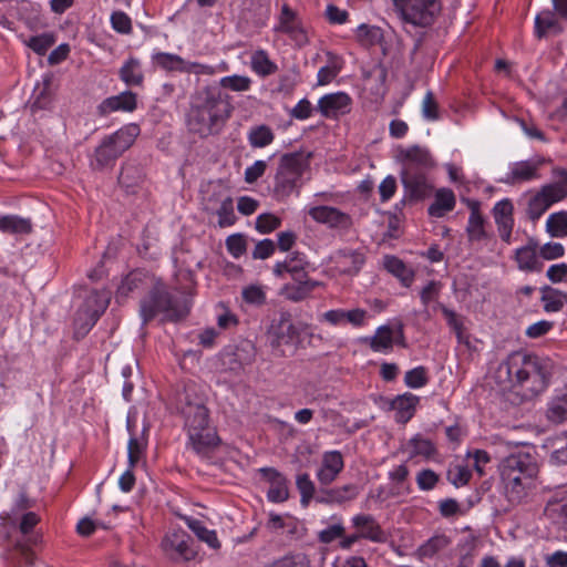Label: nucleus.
I'll use <instances>...</instances> for the list:
<instances>
[{
	"label": "nucleus",
	"mask_w": 567,
	"mask_h": 567,
	"mask_svg": "<svg viewBox=\"0 0 567 567\" xmlns=\"http://www.w3.org/2000/svg\"><path fill=\"white\" fill-rule=\"evenodd\" d=\"M111 300V293L107 290L92 291L84 305L78 311L75 323L86 332L97 321L99 317L106 310Z\"/></svg>",
	"instance_id": "obj_10"
},
{
	"label": "nucleus",
	"mask_w": 567,
	"mask_h": 567,
	"mask_svg": "<svg viewBox=\"0 0 567 567\" xmlns=\"http://www.w3.org/2000/svg\"><path fill=\"white\" fill-rule=\"evenodd\" d=\"M336 264L343 274H357L364 264V256L360 251L343 249L336 254Z\"/></svg>",
	"instance_id": "obj_33"
},
{
	"label": "nucleus",
	"mask_w": 567,
	"mask_h": 567,
	"mask_svg": "<svg viewBox=\"0 0 567 567\" xmlns=\"http://www.w3.org/2000/svg\"><path fill=\"white\" fill-rule=\"evenodd\" d=\"M293 284H286L280 289V295L290 301H301L306 299L321 282L311 278L293 280Z\"/></svg>",
	"instance_id": "obj_28"
},
{
	"label": "nucleus",
	"mask_w": 567,
	"mask_h": 567,
	"mask_svg": "<svg viewBox=\"0 0 567 567\" xmlns=\"http://www.w3.org/2000/svg\"><path fill=\"white\" fill-rule=\"evenodd\" d=\"M281 220L274 214H261L256 219V229L261 234H268L277 229Z\"/></svg>",
	"instance_id": "obj_59"
},
{
	"label": "nucleus",
	"mask_w": 567,
	"mask_h": 567,
	"mask_svg": "<svg viewBox=\"0 0 567 567\" xmlns=\"http://www.w3.org/2000/svg\"><path fill=\"white\" fill-rule=\"evenodd\" d=\"M268 336L272 347L289 344L296 338L297 330L289 312L282 311L272 320Z\"/></svg>",
	"instance_id": "obj_19"
},
{
	"label": "nucleus",
	"mask_w": 567,
	"mask_h": 567,
	"mask_svg": "<svg viewBox=\"0 0 567 567\" xmlns=\"http://www.w3.org/2000/svg\"><path fill=\"white\" fill-rule=\"evenodd\" d=\"M410 471L406 464H400L394 466L389 472L390 480V495H398V497H404L410 494L411 485L409 482Z\"/></svg>",
	"instance_id": "obj_30"
},
{
	"label": "nucleus",
	"mask_w": 567,
	"mask_h": 567,
	"mask_svg": "<svg viewBox=\"0 0 567 567\" xmlns=\"http://www.w3.org/2000/svg\"><path fill=\"white\" fill-rule=\"evenodd\" d=\"M154 62L168 71H184L186 70L185 61L176 54L159 52L153 56Z\"/></svg>",
	"instance_id": "obj_52"
},
{
	"label": "nucleus",
	"mask_w": 567,
	"mask_h": 567,
	"mask_svg": "<svg viewBox=\"0 0 567 567\" xmlns=\"http://www.w3.org/2000/svg\"><path fill=\"white\" fill-rule=\"evenodd\" d=\"M140 134L137 124H127L104 137L95 148L91 165L95 169H102L113 163L135 142Z\"/></svg>",
	"instance_id": "obj_6"
},
{
	"label": "nucleus",
	"mask_w": 567,
	"mask_h": 567,
	"mask_svg": "<svg viewBox=\"0 0 567 567\" xmlns=\"http://www.w3.org/2000/svg\"><path fill=\"white\" fill-rule=\"evenodd\" d=\"M352 99L344 92L326 94L319 99L317 109L327 118H337L350 112Z\"/></svg>",
	"instance_id": "obj_17"
},
{
	"label": "nucleus",
	"mask_w": 567,
	"mask_h": 567,
	"mask_svg": "<svg viewBox=\"0 0 567 567\" xmlns=\"http://www.w3.org/2000/svg\"><path fill=\"white\" fill-rule=\"evenodd\" d=\"M403 451L408 454L409 458L423 457L430 458L436 453L434 444L429 440L417 434L410 439L404 445Z\"/></svg>",
	"instance_id": "obj_35"
},
{
	"label": "nucleus",
	"mask_w": 567,
	"mask_h": 567,
	"mask_svg": "<svg viewBox=\"0 0 567 567\" xmlns=\"http://www.w3.org/2000/svg\"><path fill=\"white\" fill-rule=\"evenodd\" d=\"M0 230L16 235L30 234L32 230V223L29 218H23L17 215L1 216Z\"/></svg>",
	"instance_id": "obj_40"
},
{
	"label": "nucleus",
	"mask_w": 567,
	"mask_h": 567,
	"mask_svg": "<svg viewBox=\"0 0 567 567\" xmlns=\"http://www.w3.org/2000/svg\"><path fill=\"white\" fill-rule=\"evenodd\" d=\"M251 69L261 76L274 74L277 71V65L269 59L264 50H258L251 55Z\"/></svg>",
	"instance_id": "obj_47"
},
{
	"label": "nucleus",
	"mask_w": 567,
	"mask_h": 567,
	"mask_svg": "<svg viewBox=\"0 0 567 567\" xmlns=\"http://www.w3.org/2000/svg\"><path fill=\"white\" fill-rule=\"evenodd\" d=\"M406 386L411 389H420L429 383L427 369L423 365L409 370L404 375Z\"/></svg>",
	"instance_id": "obj_54"
},
{
	"label": "nucleus",
	"mask_w": 567,
	"mask_h": 567,
	"mask_svg": "<svg viewBox=\"0 0 567 567\" xmlns=\"http://www.w3.org/2000/svg\"><path fill=\"white\" fill-rule=\"evenodd\" d=\"M547 417L555 423L567 421V385L561 394L556 395L549 402Z\"/></svg>",
	"instance_id": "obj_43"
},
{
	"label": "nucleus",
	"mask_w": 567,
	"mask_h": 567,
	"mask_svg": "<svg viewBox=\"0 0 567 567\" xmlns=\"http://www.w3.org/2000/svg\"><path fill=\"white\" fill-rule=\"evenodd\" d=\"M192 537L182 528H172L162 540L164 553L173 560H190L196 553Z\"/></svg>",
	"instance_id": "obj_11"
},
{
	"label": "nucleus",
	"mask_w": 567,
	"mask_h": 567,
	"mask_svg": "<svg viewBox=\"0 0 567 567\" xmlns=\"http://www.w3.org/2000/svg\"><path fill=\"white\" fill-rule=\"evenodd\" d=\"M480 567H526V563L522 557L512 556L507 559L506 564L502 566L494 556H484L480 563Z\"/></svg>",
	"instance_id": "obj_62"
},
{
	"label": "nucleus",
	"mask_w": 567,
	"mask_h": 567,
	"mask_svg": "<svg viewBox=\"0 0 567 567\" xmlns=\"http://www.w3.org/2000/svg\"><path fill=\"white\" fill-rule=\"evenodd\" d=\"M146 442L143 439L131 437L127 444L128 465L135 467L144 456Z\"/></svg>",
	"instance_id": "obj_57"
},
{
	"label": "nucleus",
	"mask_w": 567,
	"mask_h": 567,
	"mask_svg": "<svg viewBox=\"0 0 567 567\" xmlns=\"http://www.w3.org/2000/svg\"><path fill=\"white\" fill-rule=\"evenodd\" d=\"M358 494V487L354 484H348L322 492V495L317 501L323 504H342L354 499Z\"/></svg>",
	"instance_id": "obj_36"
},
{
	"label": "nucleus",
	"mask_w": 567,
	"mask_h": 567,
	"mask_svg": "<svg viewBox=\"0 0 567 567\" xmlns=\"http://www.w3.org/2000/svg\"><path fill=\"white\" fill-rule=\"evenodd\" d=\"M308 215L316 223L323 224L329 228L347 230L352 226L351 216L332 206H311L308 209Z\"/></svg>",
	"instance_id": "obj_14"
},
{
	"label": "nucleus",
	"mask_w": 567,
	"mask_h": 567,
	"mask_svg": "<svg viewBox=\"0 0 567 567\" xmlns=\"http://www.w3.org/2000/svg\"><path fill=\"white\" fill-rule=\"evenodd\" d=\"M276 32L287 34L291 41L298 47H305L309 43V35L306 27L300 20L298 13L288 4L281 7L278 17V24L275 27Z\"/></svg>",
	"instance_id": "obj_12"
},
{
	"label": "nucleus",
	"mask_w": 567,
	"mask_h": 567,
	"mask_svg": "<svg viewBox=\"0 0 567 567\" xmlns=\"http://www.w3.org/2000/svg\"><path fill=\"white\" fill-rule=\"evenodd\" d=\"M543 165V161H522L511 166L505 182L509 184L529 182L539 177L538 171Z\"/></svg>",
	"instance_id": "obj_24"
},
{
	"label": "nucleus",
	"mask_w": 567,
	"mask_h": 567,
	"mask_svg": "<svg viewBox=\"0 0 567 567\" xmlns=\"http://www.w3.org/2000/svg\"><path fill=\"white\" fill-rule=\"evenodd\" d=\"M439 482V475L432 470H422L416 475V484L422 491H431Z\"/></svg>",
	"instance_id": "obj_64"
},
{
	"label": "nucleus",
	"mask_w": 567,
	"mask_h": 567,
	"mask_svg": "<svg viewBox=\"0 0 567 567\" xmlns=\"http://www.w3.org/2000/svg\"><path fill=\"white\" fill-rule=\"evenodd\" d=\"M546 230L551 237H567V212L561 210L548 216Z\"/></svg>",
	"instance_id": "obj_45"
},
{
	"label": "nucleus",
	"mask_w": 567,
	"mask_h": 567,
	"mask_svg": "<svg viewBox=\"0 0 567 567\" xmlns=\"http://www.w3.org/2000/svg\"><path fill=\"white\" fill-rule=\"evenodd\" d=\"M144 277L140 271L130 272L125 278H123L121 285L117 288L116 298H126L131 292L136 289H140L143 285Z\"/></svg>",
	"instance_id": "obj_50"
},
{
	"label": "nucleus",
	"mask_w": 567,
	"mask_h": 567,
	"mask_svg": "<svg viewBox=\"0 0 567 567\" xmlns=\"http://www.w3.org/2000/svg\"><path fill=\"white\" fill-rule=\"evenodd\" d=\"M549 31L560 32L561 28L555 13L546 10L540 12L535 19V34L537 38H544Z\"/></svg>",
	"instance_id": "obj_42"
},
{
	"label": "nucleus",
	"mask_w": 567,
	"mask_h": 567,
	"mask_svg": "<svg viewBox=\"0 0 567 567\" xmlns=\"http://www.w3.org/2000/svg\"><path fill=\"white\" fill-rule=\"evenodd\" d=\"M450 543L451 542L447 536L435 535L419 547L417 554L422 558L433 557L435 554L446 548L450 545Z\"/></svg>",
	"instance_id": "obj_48"
},
{
	"label": "nucleus",
	"mask_w": 567,
	"mask_h": 567,
	"mask_svg": "<svg viewBox=\"0 0 567 567\" xmlns=\"http://www.w3.org/2000/svg\"><path fill=\"white\" fill-rule=\"evenodd\" d=\"M120 79L131 86H141L144 82V73L141 61L134 56L127 59L118 71Z\"/></svg>",
	"instance_id": "obj_38"
},
{
	"label": "nucleus",
	"mask_w": 567,
	"mask_h": 567,
	"mask_svg": "<svg viewBox=\"0 0 567 567\" xmlns=\"http://www.w3.org/2000/svg\"><path fill=\"white\" fill-rule=\"evenodd\" d=\"M422 115L427 121H435L439 118V105L431 91L426 92L422 101Z\"/></svg>",
	"instance_id": "obj_61"
},
{
	"label": "nucleus",
	"mask_w": 567,
	"mask_h": 567,
	"mask_svg": "<svg viewBox=\"0 0 567 567\" xmlns=\"http://www.w3.org/2000/svg\"><path fill=\"white\" fill-rule=\"evenodd\" d=\"M29 507V501L22 495L11 511L12 520L18 522L19 530L23 535H28L40 522L34 512H24Z\"/></svg>",
	"instance_id": "obj_25"
},
{
	"label": "nucleus",
	"mask_w": 567,
	"mask_h": 567,
	"mask_svg": "<svg viewBox=\"0 0 567 567\" xmlns=\"http://www.w3.org/2000/svg\"><path fill=\"white\" fill-rule=\"evenodd\" d=\"M351 523L362 539L379 544L385 543L388 539L386 533L383 530L377 519L370 514L354 515L351 518Z\"/></svg>",
	"instance_id": "obj_21"
},
{
	"label": "nucleus",
	"mask_w": 567,
	"mask_h": 567,
	"mask_svg": "<svg viewBox=\"0 0 567 567\" xmlns=\"http://www.w3.org/2000/svg\"><path fill=\"white\" fill-rule=\"evenodd\" d=\"M362 343L368 346L373 352L377 353H391L393 347H406L404 329L402 323L383 324L375 329L374 333L370 337L362 338Z\"/></svg>",
	"instance_id": "obj_9"
},
{
	"label": "nucleus",
	"mask_w": 567,
	"mask_h": 567,
	"mask_svg": "<svg viewBox=\"0 0 567 567\" xmlns=\"http://www.w3.org/2000/svg\"><path fill=\"white\" fill-rule=\"evenodd\" d=\"M401 182L406 196L415 200L429 197L433 189L426 172H401Z\"/></svg>",
	"instance_id": "obj_18"
},
{
	"label": "nucleus",
	"mask_w": 567,
	"mask_h": 567,
	"mask_svg": "<svg viewBox=\"0 0 567 567\" xmlns=\"http://www.w3.org/2000/svg\"><path fill=\"white\" fill-rule=\"evenodd\" d=\"M553 174L556 177V181L546 184V186L556 200L561 202L567 198V169L554 168Z\"/></svg>",
	"instance_id": "obj_49"
},
{
	"label": "nucleus",
	"mask_w": 567,
	"mask_h": 567,
	"mask_svg": "<svg viewBox=\"0 0 567 567\" xmlns=\"http://www.w3.org/2000/svg\"><path fill=\"white\" fill-rule=\"evenodd\" d=\"M419 400V396L409 392L398 395L391 404L392 410L395 412V420L401 423L410 421L415 413Z\"/></svg>",
	"instance_id": "obj_31"
},
{
	"label": "nucleus",
	"mask_w": 567,
	"mask_h": 567,
	"mask_svg": "<svg viewBox=\"0 0 567 567\" xmlns=\"http://www.w3.org/2000/svg\"><path fill=\"white\" fill-rule=\"evenodd\" d=\"M450 481L455 486L466 485L472 476L470 468L465 465H455L449 472Z\"/></svg>",
	"instance_id": "obj_63"
},
{
	"label": "nucleus",
	"mask_w": 567,
	"mask_h": 567,
	"mask_svg": "<svg viewBox=\"0 0 567 567\" xmlns=\"http://www.w3.org/2000/svg\"><path fill=\"white\" fill-rule=\"evenodd\" d=\"M296 485L301 496V505L305 507L308 506L316 491L313 482L310 480V476L307 473H303L297 476Z\"/></svg>",
	"instance_id": "obj_53"
},
{
	"label": "nucleus",
	"mask_w": 567,
	"mask_h": 567,
	"mask_svg": "<svg viewBox=\"0 0 567 567\" xmlns=\"http://www.w3.org/2000/svg\"><path fill=\"white\" fill-rule=\"evenodd\" d=\"M558 203L546 185L533 195L527 204L526 214L529 219L537 220L554 204Z\"/></svg>",
	"instance_id": "obj_26"
},
{
	"label": "nucleus",
	"mask_w": 567,
	"mask_h": 567,
	"mask_svg": "<svg viewBox=\"0 0 567 567\" xmlns=\"http://www.w3.org/2000/svg\"><path fill=\"white\" fill-rule=\"evenodd\" d=\"M231 105L217 86H205L193 95L186 124L190 133L207 138L218 135L231 116Z\"/></svg>",
	"instance_id": "obj_1"
},
{
	"label": "nucleus",
	"mask_w": 567,
	"mask_h": 567,
	"mask_svg": "<svg viewBox=\"0 0 567 567\" xmlns=\"http://www.w3.org/2000/svg\"><path fill=\"white\" fill-rule=\"evenodd\" d=\"M270 480V488L268 489L267 497L270 502L282 503L288 499L289 491L287 480L279 472L274 468L264 470Z\"/></svg>",
	"instance_id": "obj_37"
},
{
	"label": "nucleus",
	"mask_w": 567,
	"mask_h": 567,
	"mask_svg": "<svg viewBox=\"0 0 567 567\" xmlns=\"http://www.w3.org/2000/svg\"><path fill=\"white\" fill-rule=\"evenodd\" d=\"M343 467V456L339 451L324 452L316 477L321 485L328 486L337 480Z\"/></svg>",
	"instance_id": "obj_20"
},
{
	"label": "nucleus",
	"mask_w": 567,
	"mask_h": 567,
	"mask_svg": "<svg viewBox=\"0 0 567 567\" xmlns=\"http://www.w3.org/2000/svg\"><path fill=\"white\" fill-rule=\"evenodd\" d=\"M184 520L198 539L205 542L212 548H219L220 543L215 530L207 529L203 522L196 518L185 517Z\"/></svg>",
	"instance_id": "obj_41"
},
{
	"label": "nucleus",
	"mask_w": 567,
	"mask_h": 567,
	"mask_svg": "<svg viewBox=\"0 0 567 567\" xmlns=\"http://www.w3.org/2000/svg\"><path fill=\"white\" fill-rule=\"evenodd\" d=\"M309 161L310 154L303 152H295L281 156L274 185V194L278 199H285L293 192L298 193L300 178L309 167Z\"/></svg>",
	"instance_id": "obj_5"
},
{
	"label": "nucleus",
	"mask_w": 567,
	"mask_h": 567,
	"mask_svg": "<svg viewBox=\"0 0 567 567\" xmlns=\"http://www.w3.org/2000/svg\"><path fill=\"white\" fill-rule=\"evenodd\" d=\"M357 41L364 48H371L382 40V31L374 25L361 24L355 32Z\"/></svg>",
	"instance_id": "obj_46"
},
{
	"label": "nucleus",
	"mask_w": 567,
	"mask_h": 567,
	"mask_svg": "<svg viewBox=\"0 0 567 567\" xmlns=\"http://www.w3.org/2000/svg\"><path fill=\"white\" fill-rule=\"evenodd\" d=\"M470 217L466 225V234L470 241H481L486 238L485 219L480 209V203L472 200L468 203Z\"/></svg>",
	"instance_id": "obj_29"
},
{
	"label": "nucleus",
	"mask_w": 567,
	"mask_h": 567,
	"mask_svg": "<svg viewBox=\"0 0 567 567\" xmlns=\"http://www.w3.org/2000/svg\"><path fill=\"white\" fill-rule=\"evenodd\" d=\"M310 262L306 255L299 251L289 254L284 261H277L274 265V275L284 278L289 275L292 280L308 279V269Z\"/></svg>",
	"instance_id": "obj_15"
},
{
	"label": "nucleus",
	"mask_w": 567,
	"mask_h": 567,
	"mask_svg": "<svg viewBox=\"0 0 567 567\" xmlns=\"http://www.w3.org/2000/svg\"><path fill=\"white\" fill-rule=\"evenodd\" d=\"M383 266L390 274L399 278L403 286H411L414 272L401 259L394 256H385L383 258Z\"/></svg>",
	"instance_id": "obj_39"
},
{
	"label": "nucleus",
	"mask_w": 567,
	"mask_h": 567,
	"mask_svg": "<svg viewBox=\"0 0 567 567\" xmlns=\"http://www.w3.org/2000/svg\"><path fill=\"white\" fill-rule=\"evenodd\" d=\"M396 158L402 164L401 172H427L435 166L431 152L420 145L399 147Z\"/></svg>",
	"instance_id": "obj_13"
},
{
	"label": "nucleus",
	"mask_w": 567,
	"mask_h": 567,
	"mask_svg": "<svg viewBox=\"0 0 567 567\" xmlns=\"http://www.w3.org/2000/svg\"><path fill=\"white\" fill-rule=\"evenodd\" d=\"M513 258L517 268L524 272H540L544 268V262L539 257L538 243L534 238H529L524 246L516 248Z\"/></svg>",
	"instance_id": "obj_16"
},
{
	"label": "nucleus",
	"mask_w": 567,
	"mask_h": 567,
	"mask_svg": "<svg viewBox=\"0 0 567 567\" xmlns=\"http://www.w3.org/2000/svg\"><path fill=\"white\" fill-rule=\"evenodd\" d=\"M392 2L401 22L413 27L431 25L441 11L437 0H392Z\"/></svg>",
	"instance_id": "obj_8"
},
{
	"label": "nucleus",
	"mask_w": 567,
	"mask_h": 567,
	"mask_svg": "<svg viewBox=\"0 0 567 567\" xmlns=\"http://www.w3.org/2000/svg\"><path fill=\"white\" fill-rule=\"evenodd\" d=\"M493 378L503 390L517 385L536 394L546 389L549 371L538 357L515 351L498 364Z\"/></svg>",
	"instance_id": "obj_2"
},
{
	"label": "nucleus",
	"mask_w": 567,
	"mask_h": 567,
	"mask_svg": "<svg viewBox=\"0 0 567 567\" xmlns=\"http://www.w3.org/2000/svg\"><path fill=\"white\" fill-rule=\"evenodd\" d=\"M220 86L234 92H245L251 86V79L245 75H228L220 79Z\"/></svg>",
	"instance_id": "obj_55"
},
{
	"label": "nucleus",
	"mask_w": 567,
	"mask_h": 567,
	"mask_svg": "<svg viewBox=\"0 0 567 567\" xmlns=\"http://www.w3.org/2000/svg\"><path fill=\"white\" fill-rule=\"evenodd\" d=\"M137 107V96L132 91H124L105 99L99 105V113L107 115L113 112H133Z\"/></svg>",
	"instance_id": "obj_23"
},
{
	"label": "nucleus",
	"mask_w": 567,
	"mask_h": 567,
	"mask_svg": "<svg viewBox=\"0 0 567 567\" xmlns=\"http://www.w3.org/2000/svg\"><path fill=\"white\" fill-rule=\"evenodd\" d=\"M456 199L453 190L450 188H440L436 190L434 202L429 207V215L441 218L455 207Z\"/></svg>",
	"instance_id": "obj_32"
},
{
	"label": "nucleus",
	"mask_w": 567,
	"mask_h": 567,
	"mask_svg": "<svg viewBox=\"0 0 567 567\" xmlns=\"http://www.w3.org/2000/svg\"><path fill=\"white\" fill-rule=\"evenodd\" d=\"M248 142L254 148H262L270 145L275 140L272 130L267 125L254 126L247 135Z\"/></svg>",
	"instance_id": "obj_44"
},
{
	"label": "nucleus",
	"mask_w": 567,
	"mask_h": 567,
	"mask_svg": "<svg viewBox=\"0 0 567 567\" xmlns=\"http://www.w3.org/2000/svg\"><path fill=\"white\" fill-rule=\"evenodd\" d=\"M540 260H554L565 255V248L560 243L549 241L543 246L538 245Z\"/></svg>",
	"instance_id": "obj_58"
},
{
	"label": "nucleus",
	"mask_w": 567,
	"mask_h": 567,
	"mask_svg": "<svg viewBox=\"0 0 567 567\" xmlns=\"http://www.w3.org/2000/svg\"><path fill=\"white\" fill-rule=\"evenodd\" d=\"M514 206L509 199L497 202L493 207V217L497 225L499 237L503 241L509 244L514 227Z\"/></svg>",
	"instance_id": "obj_22"
},
{
	"label": "nucleus",
	"mask_w": 567,
	"mask_h": 567,
	"mask_svg": "<svg viewBox=\"0 0 567 567\" xmlns=\"http://www.w3.org/2000/svg\"><path fill=\"white\" fill-rule=\"evenodd\" d=\"M540 293L543 309L547 313L559 312L567 305V293L559 289L544 286L540 288Z\"/></svg>",
	"instance_id": "obj_34"
},
{
	"label": "nucleus",
	"mask_w": 567,
	"mask_h": 567,
	"mask_svg": "<svg viewBox=\"0 0 567 567\" xmlns=\"http://www.w3.org/2000/svg\"><path fill=\"white\" fill-rule=\"evenodd\" d=\"M538 466L528 453H516L507 456L501 467L507 499L513 504L520 503L527 491L535 486Z\"/></svg>",
	"instance_id": "obj_4"
},
{
	"label": "nucleus",
	"mask_w": 567,
	"mask_h": 567,
	"mask_svg": "<svg viewBox=\"0 0 567 567\" xmlns=\"http://www.w3.org/2000/svg\"><path fill=\"white\" fill-rule=\"evenodd\" d=\"M24 43L35 53L43 55L55 43V37L51 32H45L40 35L31 37L25 40Z\"/></svg>",
	"instance_id": "obj_51"
},
{
	"label": "nucleus",
	"mask_w": 567,
	"mask_h": 567,
	"mask_svg": "<svg viewBox=\"0 0 567 567\" xmlns=\"http://www.w3.org/2000/svg\"><path fill=\"white\" fill-rule=\"evenodd\" d=\"M544 513L554 523L567 526V489L556 492L548 499Z\"/></svg>",
	"instance_id": "obj_27"
},
{
	"label": "nucleus",
	"mask_w": 567,
	"mask_h": 567,
	"mask_svg": "<svg viewBox=\"0 0 567 567\" xmlns=\"http://www.w3.org/2000/svg\"><path fill=\"white\" fill-rule=\"evenodd\" d=\"M189 311V305L185 299H179L163 289L154 290L141 303V315L145 322L162 313L166 320H178Z\"/></svg>",
	"instance_id": "obj_7"
},
{
	"label": "nucleus",
	"mask_w": 567,
	"mask_h": 567,
	"mask_svg": "<svg viewBox=\"0 0 567 567\" xmlns=\"http://www.w3.org/2000/svg\"><path fill=\"white\" fill-rule=\"evenodd\" d=\"M218 216V225L220 227H228L234 225L236 221V215L234 213V203L230 197H225L220 202V206L216 212Z\"/></svg>",
	"instance_id": "obj_56"
},
{
	"label": "nucleus",
	"mask_w": 567,
	"mask_h": 567,
	"mask_svg": "<svg viewBox=\"0 0 567 567\" xmlns=\"http://www.w3.org/2000/svg\"><path fill=\"white\" fill-rule=\"evenodd\" d=\"M179 409L185 421V429L193 449L198 454L216 446L218 437L209 426V414L195 386L187 385L179 398Z\"/></svg>",
	"instance_id": "obj_3"
},
{
	"label": "nucleus",
	"mask_w": 567,
	"mask_h": 567,
	"mask_svg": "<svg viewBox=\"0 0 567 567\" xmlns=\"http://www.w3.org/2000/svg\"><path fill=\"white\" fill-rule=\"evenodd\" d=\"M346 529L341 523L333 524L318 533V540L322 544H330L333 540L341 538Z\"/></svg>",
	"instance_id": "obj_60"
}]
</instances>
